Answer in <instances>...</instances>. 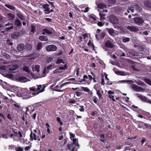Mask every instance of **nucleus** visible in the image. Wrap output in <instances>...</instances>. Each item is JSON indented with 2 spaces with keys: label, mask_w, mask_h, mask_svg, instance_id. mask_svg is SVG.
<instances>
[{
  "label": "nucleus",
  "mask_w": 151,
  "mask_h": 151,
  "mask_svg": "<svg viewBox=\"0 0 151 151\" xmlns=\"http://www.w3.org/2000/svg\"><path fill=\"white\" fill-rule=\"evenodd\" d=\"M38 92L37 93H32V94L30 93L29 91H22L21 93V96L24 99H27L32 97L33 95H36L38 93Z\"/></svg>",
  "instance_id": "obj_1"
},
{
  "label": "nucleus",
  "mask_w": 151,
  "mask_h": 151,
  "mask_svg": "<svg viewBox=\"0 0 151 151\" xmlns=\"http://www.w3.org/2000/svg\"><path fill=\"white\" fill-rule=\"evenodd\" d=\"M34 133H33L32 131H31V132L30 134V140L31 141H32L33 140H40L39 137L37 135V134H40V130L37 131L36 129H34L33 130Z\"/></svg>",
  "instance_id": "obj_2"
},
{
  "label": "nucleus",
  "mask_w": 151,
  "mask_h": 151,
  "mask_svg": "<svg viewBox=\"0 0 151 151\" xmlns=\"http://www.w3.org/2000/svg\"><path fill=\"white\" fill-rule=\"evenodd\" d=\"M94 89L96 90V94L99 97V99H102V94L104 93V91L102 89L100 86L98 87H96V86L94 87Z\"/></svg>",
  "instance_id": "obj_3"
},
{
  "label": "nucleus",
  "mask_w": 151,
  "mask_h": 151,
  "mask_svg": "<svg viewBox=\"0 0 151 151\" xmlns=\"http://www.w3.org/2000/svg\"><path fill=\"white\" fill-rule=\"evenodd\" d=\"M109 21L113 24L117 25L119 23V19L114 16L112 15L109 17Z\"/></svg>",
  "instance_id": "obj_4"
},
{
  "label": "nucleus",
  "mask_w": 151,
  "mask_h": 151,
  "mask_svg": "<svg viewBox=\"0 0 151 151\" xmlns=\"http://www.w3.org/2000/svg\"><path fill=\"white\" fill-rule=\"evenodd\" d=\"M125 51L126 52L127 54L129 53L133 56L138 57L139 55L138 52H136V51L133 49L129 50L126 49Z\"/></svg>",
  "instance_id": "obj_5"
},
{
  "label": "nucleus",
  "mask_w": 151,
  "mask_h": 151,
  "mask_svg": "<svg viewBox=\"0 0 151 151\" xmlns=\"http://www.w3.org/2000/svg\"><path fill=\"white\" fill-rule=\"evenodd\" d=\"M46 50L48 51H54L57 50L56 46L53 45H47L46 47Z\"/></svg>",
  "instance_id": "obj_6"
},
{
  "label": "nucleus",
  "mask_w": 151,
  "mask_h": 151,
  "mask_svg": "<svg viewBox=\"0 0 151 151\" xmlns=\"http://www.w3.org/2000/svg\"><path fill=\"white\" fill-rule=\"evenodd\" d=\"M26 110L25 113V118H26V115H28L27 111L29 112L30 114H31L35 110V109L34 107L32 106H29L27 107H26Z\"/></svg>",
  "instance_id": "obj_7"
},
{
  "label": "nucleus",
  "mask_w": 151,
  "mask_h": 151,
  "mask_svg": "<svg viewBox=\"0 0 151 151\" xmlns=\"http://www.w3.org/2000/svg\"><path fill=\"white\" fill-rule=\"evenodd\" d=\"M134 21L136 24L138 25H140L144 22V21L142 18L137 17L134 18Z\"/></svg>",
  "instance_id": "obj_8"
},
{
  "label": "nucleus",
  "mask_w": 151,
  "mask_h": 151,
  "mask_svg": "<svg viewBox=\"0 0 151 151\" xmlns=\"http://www.w3.org/2000/svg\"><path fill=\"white\" fill-rule=\"evenodd\" d=\"M132 88L136 91H140L144 90L141 87H139L135 84L131 85Z\"/></svg>",
  "instance_id": "obj_9"
},
{
  "label": "nucleus",
  "mask_w": 151,
  "mask_h": 151,
  "mask_svg": "<svg viewBox=\"0 0 151 151\" xmlns=\"http://www.w3.org/2000/svg\"><path fill=\"white\" fill-rule=\"evenodd\" d=\"M105 46L106 47L110 48H112L114 47V45L112 44L110 40H107L105 43Z\"/></svg>",
  "instance_id": "obj_10"
},
{
  "label": "nucleus",
  "mask_w": 151,
  "mask_h": 151,
  "mask_svg": "<svg viewBox=\"0 0 151 151\" xmlns=\"http://www.w3.org/2000/svg\"><path fill=\"white\" fill-rule=\"evenodd\" d=\"M127 29L132 32H136L139 30V29L135 26H128L127 27Z\"/></svg>",
  "instance_id": "obj_11"
},
{
  "label": "nucleus",
  "mask_w": 151,
  "mask_h": 151,
  "mask_svg": "<svg viewBox=\"0 0 151 151\" xmlns=\"http://www.w3.org/2000/svg\"><path fill=\"white\" fill-rule=\"evenodd\" d=\"M108 93L109 94V97L110 99H112V100L114 101H115V100L114 98V96L113 95L114 94V92L111 91V90H109L108 92Z\"/></svg>",
  "instance_id": "obj_12"
},
{
  "label": "nucleus",
  "mask_w": 151,
  "mask_h": 151,
  "mask_svg": "<svg viewBox=\"0 0 151 151\" xmlns=\"http://www.w3.org/2000/svg\"><path fill=\"white\" fill-rule=\"evenodd\" d=\"M97 6V8L100 9H103L107 8V6L104 3H99L96 4Z\"/></svg>",
  "instance_id": "obj_13"
},
{
  "label": "nucleus",
  "mask_w": 151,
  "mask_h": 151,
  "mask_svg": "<svg viewBox=\"0 0 151 151\" xmlns=\"http://www.w3.org/2000/svg\"><path fill=\"white\" fill-rule=\"evenodd\" d=\"M25 48L24 45L22 43H20L17 47V49L19 51H22Z\"/></svg>",
  "instance_id": "obj_14"
},
{
  "label": "nucleus",
  "mask_w": 151,
  "mask_h": 151,
  "mask_svg": "<svg viewBox=\"0 0 151 151\" xmlns=\"http://www.w3.org/2000/svg\"><path fill=\"white\" fill-rule=\"evenodd\" d=\"M7 18L9 19L10 21L14 20L15 18V16L14 15L11 13H8L7 14Z\"/></svg>",
  "instance_id": "obj_15"
},
{
  "label": "nucleus",
  "mask_w": 151,
  "mask_h": 151,
  "mask_svg": "<svg viewBox=\"0 0 151 151\" xmlns=\"http://www.w3.org/2000/svg\"><path fill=\"white\" fill-rule=\"evenodd\" d=\"M14 24L17 27H20L22 25V22L20 20L16 18L14 21Z\"/></svg>",
  "instance_id": "obj_16"
},
{
  "label": "nucleus",
  "mask_w": 151,
  "mask_h": 151,
  "mask_svg": "<svg viewBox=\"0 0 151 151\" xmlns=\"http://www.w3.org/2000/svg\"><path fill=\"white\" fill-rule=\"evenodd\" d=\"M40 66L38 65H35L32 66V69L33 71H36L37 73H38L40 71Z\"/></svg>",
  "instance_id": "obj_17"
},
{
  "label": "nucleus",
  "mask_w": 151,
  "mask_h": 151,
  "mask_svg": "<svg viewBox=\"0 0 151 151\" xmlns=\"http://www.w3.org/2000/svg\"><path fill=\"white\" fill-rule=\"evenodd\" d=\"M4 6L5 7L8 8V9L11 10H12L13 11H14L16 9L15 7L14 6H13L9 5L8 4H5L4 5Z\"/></svg>",
  "instance_id": "obj_18"
},
{
  "label": "nucleus",
  "mask_w": 151,
  "mask_h": 151,
  "mask_svg": "<svg viewBox=\"0 0 151 151\" xmlns=\"http://www.w3.org/2000/svg\"><path fill=\"white\" fill-rule=\"evenodd\" d=\"M26 48L27 50L31 51L32 49V46L30 43H27L25 45Z\"/></svg>",
  "instance_id": "obj_19"
},
{
  "label": "nucleus",
  "mask_w": 151,
  "mask_h": 151,
  "mask_svg": "<svg viewBox=\"0 0 151 151\" xmlns=\"http://www.w3.org/2000/svg\"><path fill=\"white\" fill-rule=\"evenodd\" d=\"M39 39L42 41H46L48 40V38L47 36L41 35L39 37Z\"/></svg>",
  "instance_id": "obj_20"
},
{
  "label": "nucleus",
  "mask_w": 151,
  "mask_h": 151,
  "mask_svg": "<svg viewBox=\"0 0 151 151\" xmlns=\"http://www.w3.org/2000/svg\"><path fill=\"white\" fill-rule=\"evenodd\" d=\"M107 31L108 33L111 35H113L114 33V30L113 28H107Z\"/></svg>",
  "instance_id": "obj_21"
},
{
  "label": "nucleus",
  "mask_w": 151,
  "mask_h": 151,
  "mask_svg": "<svg viewBox=\"0 0 151 151\" xmlns=\"http://www.w3.org/2000/svg\"><path fill=\"white\" fill-rule=\"evenodd\" d=\"M18 17L22 20H24L25 19V17H24L23 14L21 13H19L17 14Z\"/></svg>",
  "instance_id": "obj_22"
},
{
  "label": "nucleus",
  "mask_w": 151,
  "mask_h": 151,
  "mask_svg": "<svg viewBox=\"0 0 151 151\" xmlns=\"http://www.w3.org/2000/svg\"><path fill=\"white\" fill-rule=\"evenodd\" d=\"M89 17L90 19H92L95 22H96V21H96L97 19H98V18L94 14L90 15Z\"/></svg>",
  "instance_id": "obj_23"
},
{
  "label": "nucleus",
  "mask_w": 151,
  "mask_h": 151,
  "mask_svg": "<svg viewBox=\"0 0 151 151\" xmlns=\"http://www.w3.org/2000/svg\"><path fill=\"white\" fill-rule=\"evenodd\" d=\"M27 78L24 76H20L18 78V80L20 82H24L25 81V80Z\"/></svg>",
  "instance_id": "obj_24"
},
{
  "label": "nucleus",
  "mask_w": 151,
  "mask_h": 151,
  "mask_svg": "<svg viewBox=\"0 0 151 151\" xmlns=\"http://www.w3.org/2000/svg\"><path fill=\"white\" fill-rule=\"evenodd\" d=\"M144 4L146 7L150 8H151V3L150 1H145L144 3Z\"/></svg>",
  "instance_id": "obj_25"
},
{
  "label": "nucleus",
  "mask_w": 151,
  "mask_h": 151,
  "mask_svg": "<svg viewBox=\"0 0 151 151\" xmlns=\"http://www.w3.org/2000/svg\"><path fill=\"white\" fill-rule=\"evenodd\" d=\"M20 33L18 32H16L13 33L12 35V38H16L19 35Z\"/></svg>",
  "instance_id": "obj_26"
},
{
  "label": "nucleus",
  "mask_w": 151,
  "mask_h": 151,
  "mask_svg": "<svg viewBox=\"0 0 151 151\" xmlns=\"http://www.w3.org/2000/svg\"><path fill=\"white\" fill-rule=\"evenodd\" d=\"M99 15L100 17V20H102L105 19L104 17L105 14L103 13L102 12L99 13Z\"/></svg>",
  "instance_id": "obj_27"
},
{
  "label": "nucleus",
  "mask_w": 151,
  "mask_h": 151,
  "mask_svg": "<svg viewBox=\"0 0 151 151\" xmlns=\"http://www.w3.org/2000/svg\"><path fill=\"white\" fill-rule=\"evenodd\" d=\"M42 47V42L38 43L37 46V49L38 50H40Z\"/></svg>",
  "instance_id": "obj_28"
},
{
  "label": "nucleus",
  "mask_w": 151,
  "mask_h": 151,
  "mask_svg": "<svg viewBox=\"0 0 151 151\" xmlns=\"http://www.w3.org/2000/svg\"><path fill=\"white\" fill-rule=\"evenodd\" d=\"M36 26L35 25L32 24L31 25V32L34 33L36 31Z\"/></svg>",
  "instance_id": "obj_29"
},
{
  "label": "nucleus",
  "mask_w": 151,
  "mask_h": 151,
  "mask_svg": "<svg viewBox=\"0 0 151 151\" xmlns=\"http://www.w3.org/2000/svg\"><path fill=\"white\" fill-rule=\"evenodd\" d=\"M88 77L86 75H84L83 76V79H81V82L88 81Z\"/></svg>",
  "instance_id": "obj_30"
},
{
  "label": "nucleus",
  "mask_w": 151,
  "mask_h": 151,
  "mask_svg": "<svg viewBox=\"0 0 151 151\" xmlns=\"http://www.w3.org/2000/svg\"><path fill=\"white\" fill-rule=\"evenodd\" d=\"M42 32H45V33L48 34H51L52 33V32L48 29H43L42 30Z\"/></svg>",
  "instance_id": "obj_31"
},
{
  "label": "nucleus",
  "mask_w": 151,
  "mask_h": 151,
  "mask_svg": "<svg viewBox=\"0 0 151 151\" xmlns=\"http://www.w3.org/2000/svg\"><path fill=\"white\" fill-rule=\"evenodd\" d=\"M99 39H102L104 38L105 35V33L104 32H102L99 35Z\"/></svg>",
  "instance_id": "obj_32"
},
{
  "label": "nucleus",
  "mask_w": 151,
  "mask_h": 151,
  "mask_svg": "<svg viewBox=\"0 0 151 151\" xmlns=\"http://www.w3.org/2000/svg\"><path fill=\"white\" fill-rule=\"evenodd\" d=\"M64 63L65 62L63 61V60L62 59H58L56 62V64H59L60 63Z\"/></svg>",
  "instance_id": "obj_33"
},
{
  "label": "nucleus",
  "mask_w": 151,
  "mask_h": 151,
  "mask_svg": "<svg viewBox=\"0 0 151 151\" xmlns=\"http://www.w3.org/2000/svg\"><path fill=\"white\" fill-rule=\"evenodd\" d=\"M98 112L96 110H94L91 112V115L93 116H98Z\"/></svg>",
  "instance_id": "obj_34"
},
{
  "label": "nucleus",
  "mask_w": 151,
  "mask_h": 151,
  "mask_svg": "<svg viewBox=\"0 0 151 151\" xmlns=\"http://www.w3.org/2000/svg\"><path fill=\"white\" fill-rule=\"evenodd\" d=\"M58 68H59V70H65L67 68L68 66L67 65L65 64L64 65L63 67L60 66Z\"/></svg>",
  "instance_id": "obj_35"
},
{
  "label": "nucleus",
  "mask_w": 151,
  "mask_h": 151,
  "mask_svg": "<svg viewBox=\"0 0 151 151\" xmlns=\"http://www.w3.org/2000/svg\"><path fill=\"white\" fill-rule=\"evenodd\" d=\"M27 116V115H26V116ZM21 118H22V119L23 121V122H22L23 123H24V121H25L26 119H27V117H26V118H25V113L24 114H23L22 115H21Z\"/></svg>",
  "instance_id": "obj_36"
},
{
  "label": "nucleus",
  "mask_w": 151,
  "mask_h": 151,
  "mask_svg": "<svg viewBox=\"0 0 151 151\" xmlns=\"http://www.w3.org/2000/svg\"><path fill=\"white\" fill-rule=\"evenodd\" d=\"M59 70V68H58L57 69L53 71V73L55 74L62 73V71L59 70Z\"/></svg>",
  "instance_id": "obj_37"
},
{
  "label": "nucleus",
  "mask_w": 151,
  "mask_h": 151,
  "mask_svg": "<svg viewBox=\"0 0 151 151\" xmlns=\"http://www.w3.org/2000/svg\"><path fill=\"white\" fill-rule=\"evenodd\" d=\"M68 101L70 103L72 104H74L76 102L75 99H69Z\"/></svg>",
  "instance_id": "obj_38"
},
{
  "label": "nucleus",
  "mask_w": 151,
  "mask_h": 151,
  "mask_svg": "<svg viewBox=\"0 0 151 151\" xmlns=\"http://www.w3.org/2000/svg\"><path fill=\"white\" fill-rule=\"evenodd\" d=\"M54 68H55L54 67V65H50L47 67V69L48 70H51L52 69H53Z\"/></svg>",
  "instance_id": "obj_39"
},
{
  "label": "nucleus",
  "mask_w": 151,
  "mask_h": 151,
  "mask_svg": "<svg viewBox=\"0 0 151 151\" xmlns=\"http://www.w3.org/2000/svg\"><path fill=\"white\" fill-rule=\"evenodd\" d=\"M81 88L82 89L85 91L88 92L90 91L89 89L87 87H81Z\"/></svg>",
  "instance_id": "obj_40"
},
{
  "label": "nucleus",
  "mask_w": 151,
  "mask_h": 151,
  "mask_svg": "<svg viewBox=\"0 0 151 151\" xmlns=\"http://www.w3.org/2000/svg\"><path fill=\"white\" fill-rule=\"evenodd\" d=\"M145 82L147 83L151 86V81L150 79L148 78H146L145 79Z\"/></svg>",
  "instance_id": "obj_41"
},
{
  "label": "nucleus",
  "mask_w": 151,
  "mask_h": 151,
  "mask_svg": "<svg viewBox=\"0 0 151 151\" xmlns=\"http://www.w3.org/2000/svg\"><path fill=\"white\" fill-rule=\"evenodd\" d=\"M53 60V58L51 57H49L46 58V60L47 63H50V62H51Z\"/></svg>",
  "instance_id": "obj_42"
},
{
  "label": "nucleus",
  "mask_w": 151,
  "mask_h": 151,
  "mask_svg": "<svg viewBox=\"0 0 151 151\" xmlns=\"http://www.w3.org/2000/svg\"><path fill=\"white\" fill-rule=\"evenodd\" d=\"M100 140L102 142H104V138L105 136L104 134H101L100 135Z\"/></svg>",
  "instance_id": "obj_43"
},
{
  "label": "nucleus",
  "mask_w": 151,
  "mask_h": 151,
  "mask_svg": "<svg viewBox=\"0 0 151 151\" xmlns=\"http://www.w3.org/2000/svg\"><path fill=\"white\" fill-rule=\"evenodd\" d=\"M130 40V39L129 38L125 37V38L123 39L122 41L126 43L129 41Z\"/></svg>",
  "instance_id": "obj_44"
},
{
  "label": "nucleus",
  "mask_w": 151,
  "mask_h": 151,
  "mask_svg": "<svg viewBox=\"0 0 151 151\" xmlns=\"http://www.w3.org/2000/svg\"><path fill=\"white\" fill-rule=\"evenodd\" d=\"M49 6V5L47 4H45L42 6L45 9H50L48 7Z\"/></svg>",
  "instance_id": "obj_45"
},
{
  "label": "nucleus",
  "mask_w": 151,
  "mask_h": 151,
  "mask_svg": "<svg viewBox=\"0 0 151 151\" xmlns=\"http://www.w3.org/2000/svg\"><path fill=\"white\" fill-rule=\"evenodd\" d=\"M14 27L13 26H11L10 27L5 28L4 30H5V31L8 32L10 30L13 29Z\"/></svg>",
  "instance_id": "obj_46"
},
{
  "label": "nucleus",
  "mask_w": 151,
  "mask_h": 151,
  "mask_svg": "<svg viewBox=\"0 0 151 151\" xmlns=\"http://www.w3.org/2000/svg\"><path fill=\"white\" fill-rule=\"evenodd\" d=\"M136 95H137V97L139 98L141 100L143 101V98H144L145 96H143L141 95H139L138 93H137Z\"/></svg>",
  "instance_id": "obj_47"
},
{
  "label": "nucleus",
  "mask_w": 151,
  "mask_h": 151,
  "mask_svg": "<svg viewBox=\"0 0 151 151\" xmlns=\"http://www.w3.org/2000/svg\"><path fill=\"white\" fill-rule=\"evenodd\" d=\"M75 93L77 96L78 97H80L83 95L82 93L81 92L78 91H76Z\"/></svg>",
  "instance_id": "obj_48"
},
{
  "label": "nucleus",
  "mask_w": 151,
  "mask_h": 151,
  "mask_svg": "<svg viewBox=\"0 0 151 151\" xmlns=\"http://www.w3.org/2000/svg\"><path fill=\"white\" fill-rule=\"evenodd\" d=\"M24 70L28 73L30 72L28 67L26 66H25L24 68Z\"/></svg>",
  "instance_id": "obj_49"
},
{
  "label": "nucleus",
  "mask_w": 151,
  "mask_h": 151,
  "mask_svg": "<svg viewBox=\"0 0 151 151\" xmlns=\"http://www.w3.org/2000/svg\"><path fill=\"white\" fill-rule=\"evenodd\" d=\"M73 144H68L67 147L69 150H70L71 148H73Z\"/></svg>",
  "instance_id": "obj_50"
},
{
  "label": "nucleus",
  "mask_w": 151,
  "mask_h": 151,
  "mask_svg": "<svg viewBox=\"0 0 151 151\" xmlns=\"http://www.w3.org/2000/svg\"><path fill=\"white\" fill-rule=\"evenodd\" d=\"M4 58H5L6 59H10V56L9 54L6 53L4 54Z\"/></svg>",
  "instance_id": "obj_51"
},
{
  "label": "nucleus",
  "mask_w": 151,
  "mask_h": 151,
  "mask_svg": "<svg viewBox=\"0 0 151 151\" xmlns=\"http://www.w3.org/2000/svg\"><path fill=\"white\" fill-rule=\"evenodd\" d=\"M12 115L10 114H9L7 115V117L8 119L10 120H12Z\"/></svg>",
  "instance_id": "obj_52"
},
{
  "label": "nucleus",
  "mask_w": 151,
  "mask_h": 151,
  "mask_svg": "<svg viewBox=\"0 0 151 151\" xmlns=\"http://www.w3.org/2000/svg\"><path fill=\"white\" fill-rule=\"evenodd\" d=\"M16 151H23V148L21 147H16L15 148Z\"/></svg>",
  "instance_id": "obj_53"
},
{
  "label": "nucleus",
  "mask_w": 151,
  "mask_h": 151,
  "mask_svg": "<svg viewBox=\"0 0 151 151\" xmlns=\"http://www.w3.org/2000/svg\"><path fill=\"white\" fill-rule=\"evenodd\" d=\"M29 89L30 90L32 91L35 92L37 91V88H35V86H33L32 87L30 88H29Z\"/></svg>",
  "instance_id": "obj_54"
},
{
  "label": "nucleus",
  "mask_w": 151,
  "mask_h": 151,
  "mask_svg": "<svg viewBox=\"0 0 151 151\" xmlns=\"http://www.w3.org/2000/svg\"><path fill=\"white\" fill-rule=\"evenodd\" d=\"M93 101L94 102L95 104H96L98 100V98L96 96H94L93 98Z\"/></svg>",
  "instance_id": "obj_55"
},
{
  "label": "nucleus",
  "mask_w": 151,
  "mask_h": 151,
  "mask_svg": "<svg viewBox=\"0 0 151 151\" xmlns=\"http://www.w3.org/2000/svg\"><path fill=\"white\" fill-rule=\"evenodd\" d=\"M116 2V0H109L108 1V3L111 4H115Z\"/></svg>",
  "instance_id": "obj_56"
},
{
  "label": "nucleus",
  "mask_w": 151,
  "mask_h": 151,
  "mask_svg": "<svg viewBox=\"0 0 151 151\" xmlns=\"http://www.w3.org/2000/svg\"><path fill=\"white\" fill-rule=\"evenodd\" d=\"M32 145H30L24 148V150L25 151L29 150L31 148Z\"/></svg>",
  "instance_id": "obj_57"
},
{
  "label": "nucleus",
  "mask_w": 151,
  "mask_h": 151,
  "mask_svg": "<svg viewBox=\"0 0 151 151\" xmlns=\"http://www.w3.org/2000/svg\"><path fill=\"white\" fill-rule=\"evenodd\" d=\"M143 101L146 102L148 103L149 102V101L150 99H148L145 96L144 98H143Z\"/></svg>",
  "instance_id": "obj_58"
},
{
  "label": "nucleus",
  "mask_w": 151,
  "mask_h": 151,
  "mask_svg": "<svg viewBox=\"0 0 151 151\" xmlns=\"http://www.w3.org/2000/svg\"><path fill=\"white\" fill-rule=\"evenodd\" d=\"M58 87V85L56 86H55L54 88V90L55 91H59V92H62L63 91L62 90H59L57 88Z\"/></svg>",
  "instance_id": "obj_59"
},
{
  "label": "nucleus",
  "mask_w": 151,
  "mask_h": 151,
  "mask_svg": "<svg viewBox=\"0 0 151 151\" xmlns=\"http://www.w3.org/2000/svg\"><path fill=\"white\" fill-rule=\"evenodd\" d=\"M123 81L124 82H126L127 83H130L132 84L134 83V82L132 80H123Z\"/></svg>",
  "instance_id": "obj_60"
},
{
  "label": "nucleus",
  "mask_w": 151,
  "mask_h": 151,
  "mask_svg": "<svg viewBox=\"0 0 151 151\" xmlns=\"http://www.w3.org/2000/svg\"><path fill=\"white\" fill-rule=\"evenodd\" d=\"M88 81L89 82H91L92 80L93 77L90 75H89L88 76Z\"/></svg>",
  "instance_id": "obj_61"
},
{
  "label": "nucleus",
  "mask_w": 151,
  "mask_h": 151,
  "mask_svg": "<svg viewBox=\"0 0 151 151\" xmlns=\"http://www.w3.org/2000/svg\"><path fill=\"white\" fill-rule=\"evenodd\" d=\"M131 68L134 71H137V69L135 68V65H132L131 66Z\"/></svg>",
  "instance_id": "obj_62"
},
{
  "label": "nucleus",
  "mask_w": 151,
  "mask_h": 151,
  "mask_svg": "<svg viewBox=\"0 0 151 151\" xmlns=\"http://www.w3.org/2000/svg\"><path fill=\"white\" fill-rule=\"evenodd\" d=\"M79 107H80L81 108L79 109V111L81 112H83L84 111V106H79Z\"/></svg>",
  "instance_id": "obj_63"
},
{
  "label": "nucleus",
  "mask_w": 151,
  "mask_h": 151,
  "mask_svg": "<svg viewBox=\"0 0 151 151\" xmlns=\"http://www.w3.org/2000/svg\"><path fill=\"white\" fill-rule=\"evenodd\" d=\"M131 146H127L124 147V151H125L127 150H130L131 149Z\"/></svg>",
  "instance_id": "obj_64"
}]
</instances>
